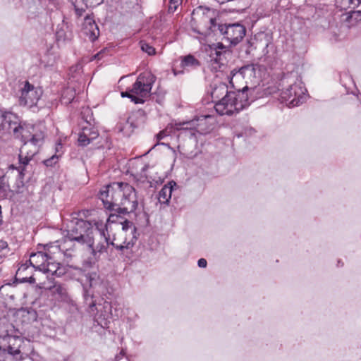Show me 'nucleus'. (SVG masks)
<instances>
[{
    "mask_svg": "<svg viewBox=\"0 0 361 361\" xmlns=\"http://www.w3.org/2000/svg\"><path fill=\"white\" fill-rule=\"evenodd\" d=\"M99 198L106 209L114 212L110 214L109 220H111L117 214L133 212L137 207L135 189L128 183H113L106 185L100 191Z\"/></svg>",
    "mask_w": 361,
    "mask_h": 361,
    "instance_id": "nucleus-1",
    "label": "nucleus"
},
{
    "mask_svg": "<svg viewBox=\"0 0 361 361\" xmlns=\"http://www.w3.org/2000/svg\"><path fill=\"white\" fill-rule=\"evenodd\" d=\"M96 228L92 231V238L86 242L92 249V254L95 256L97 253L101 254L106 251L109 245V238L106 235V225L102 221L94 223ZM135 238L133 236L131 240L127 241L125 240L122 243L118 244L114 241L110 243L116 249L123 250L132 247L135 242Z\"/></svg>",
    "mask_w": 361,
    "mask_h": 361,
    "instance_id": "nucleus-2",
    "label": "nucleus"
},
{
    "mask_svg": "<svg viewBox=\"0 0 361 361\" xmlns=\"http://www.w3.org/2000/svg\"><path fill=\"white\" fill-rule=\"evenodd\" d=\"M249 105L250 102L247 93L239 91L237 94L231 92L227 95H224L216 102L214 108L219 115L231 116L238 114Z\"/></svg>",
    "mask_w": 361,
    "mask_h": 361,
    "instance_id": "nucleus-3",
    "label": "nucleus"
},
{
    "mask_svg": "<svg viewBox=\"0 0 361 361\" xmlns=\"http://www.w3.org/2000/svg\"><path fill=\"white\" fill-rule=\"evenodd\" d=\"M244 81L246 85L241 91L245 92L250 88H254L259 82L258 66L254 64H248L239 68L231 71L230 74V83H240Z\"/></svg>",
    "mask_w": 361,
    "mask_h": 361,
    "instance_id": "nucleus-4",
    "label": "nucleus"
},
{
    "mask_svg": "<svg viewBox=\"0 0 361 361\" xmlns=\"http://www.w3.org/2000/svg\"><path fill=\"white\" fill-rule=\"evenodd\" d=\"M156 81V77L150 72H144L140 73L137 78L131 87V92L135 97L142 99V104L145 99L149 97L151 94L152 85Z\"/></svg>",
    "mask_w": 361,
    "mask_h": 361,
    "instance_id": "nucleus-5",
    "label": "nucleus"
},
{
    "mask_svg": "<svg viewBox=\"0 0 361 361\" xmlns=\"http://www.w3.org/2000/svg\"><path fill=\"white\" fill-rule=\"evenodd\" d=\"M305 89L298 83L290 85L280 94V100L289 107H294L303 103L305 100Z\"/></svg>",
    "mask_w": 361,
    "mask_h": 361,
    "instance_id": "nucleus-6",
    "label": "nucleus"
},
{
    "mask_svg": "<svg viewBox=\"0 0 361 361\" xmlns=\"http://www.w3.org/2000/svg\"><path fill=\"white\" fill-rule=\"evenodd\" d=\"M49 260L47 257L45 252H37L36 253H32L30 256V259L28 260L29 264L35 268L36 269H39L42 271L45 269L46 262ZM28 268L27 262L25 264H22L18 269L17 270L16 274L19 276L20 280L23 282H29L30 283H34L35 282V279L33 276H24V272Z\"/></svg>",
    "mask_w": 361,
    "mask_h": 361,
    "instance_id": "nucleus-7",
    "label": "nucleus"
},
{
    "mask_svg": "<svg viewBox=\"0 0 361 361\" xmlns=\"http://www.w3.org/2000/svg\"><path fill=\"white\" fill-rule=\"evenodd\" d=\"M44 142L35 143V142L27 141L23 142L18 154L19 164L18 173L22 176L25 166L32 159L34 156L39 152V147Z\"/></svg>",
    "mask_w": 361,
    "mask_h": 361,
    "instance_id": "nucleus-8",
    "label": "nucleus"
},
{
    "mask_svg": "<svg viewBox=\"0 0 361 361\" xmlns=\"http://www.w3.org/2000/svg\"><path fill=\"white\" fill-rule=\"evenodd\" d=\"M16 138H20L22 142L27 141L35 142V143L44 142L45 133L43 128L39 126L34 125H20L18 135H13Z\"/></svg>",
    "mask_w": 361,
    "mask_h": 361,
    "instance_id": "nucleus-9",
    "label": "nucleus"
},
{
    "mask_svg": "<svg viewBox=\"0 0 361 361\" xmlns=\"http://www.w3.org/2000/svg\"><path fill=\"white\" fill-rule=\"evenodd\" d=\"M221 34L233 44H238L245 35V28L239 23L218 25Z\"/></svg>",
    "mask_w": 361,
    "mask_h": 361,
    "instance_id": "nucleus-10",
    "label": "nucleus"
},
{
    "mask_svg": "<svg viewBox=\"0 0 361 361\" xmlns=\"http://www.w3.org/2000/svg\"><path fill=\"white\" fill-rule=\"evenodd\" d=\"M42 95V90L35 87L29 82H25L21 90L20 104L21 105L32 106L35 105Z\"/></svg>",
    "mask_w": 361,
    "mask_h": 361,
    "instance_id": "nucleus-11",
    "label": "nucleus"
},
{
    "mask_svg": "<svg viewBox=\"0 0 361 361\" xmlns=\"http://www.w3.org/2000/svg\"><path fill=\"white\" fill-rule=\"evenodd\" d=\"M214 11L207 8L198 7L192 13V20L199 23L200 25L205 26L212 30L216 25V20L213 17Z\"/></svg>",
    "mask_w": 361,
    "mask_h": 361,
    "instance_id": "nucleus-12",
    "label": "nucleus"
},
{
    "mask_svg": "<svg viewBox=\"0 0 361 361\" xmlns=\"http://www.w3.org/2000/svg\"><path fill=\"white\" fill-rule=\"evenodd\" d=\"M90 224L88 221L78 219L75 222V226L68 231L67 238L72 241L75 240L80 243H85L86 238H89L88 234L85 235V232L89 228Z\"/></svg>",
    "mask_w": 361,
    "mask_h": 361,
    "instance_id": "nucleus-13",
    "label": "nucleus"
},
{
    "mask_svg": "<svg viewBox=\"0 0 361 361\" xmlns=\"http://www.w3.org/2000/svg\"><path fill=\"white\" fill-rule=\"evenodd\" d=\"M20 119L15 114L6 111L1 115V130L8 134L18 135Z\"/></svg>",
    "mask_w": 361,
    "mask_h": 361,
    "instance_id": "nucleus-14",
    "label": "nucleus"
},
{
    "mask_svg": "<svg viewBox=\"0 0 361 361\" xmlns=\"http://www.w3.org/2000/svg\"><path fill=\"white\" fill-rule=\"evenodd\" d=\"M207 116H201L197 119H192L191 121L175 123L173 128L176 130H183L188 132L190 136H195L196 133L199 131L197 128L200 126L199 122L204 121Z\"/></svg>",
    "mask_w": 361,
    "mask_h": 361,
    "instance_id": "nucleus-15",
    "label": "nucleus"
},
{
    "mask_svg": "<svg viewBox=\"0 0 361 361\" xmlns=\"http://www.w3.org/2000/svg\"><path fill=\"white\" fill-rule=\"evenodd\" d=\"M67 243L66 240H64L63 243H59V241L55 243H52L46 245V252L47 257L49 260H53L54 258L61 255H71V254L68 253L69 249H68L66 246Z\"/></svg>",
    "mask_w": 361,
    "mask_h": 361,
    "instance_id": "nucleus-16",
    "label": "nucleus"
},
{
    "mask_svg": "<svg viewBox=\"0 0 361 361\" xmlns=\"http://www.w3.org/2000/svg\"><path fill=\"white\" fill-rule=\"evenodd\" d=\"M1 339L4 343V345L7 346V351L9 355L16 356L20 354V347L22 344V338L20 336L7 334L4 336H1Z\"/></svg>",
    "mask_w": 361,
    "mask_h": 361,
    "instance_id": "nucleus-17",
    "label": "nucleus"
},
{
    "mask_svg": "<svg viewBox=\"0 0 361 361\" xmlns=\"http://www.w3.org/2000/svg\"><path fill=\"white\" fill-rule=\"evenodd\" d=\"M83 32L87 36L90 41H95L99 35V30L93 18L86 16L83 23Z\"/></svg>",
    "mask_w": 361,
    "mask_h": 361,
    "instance_id": "nucleus-18",
    "label": "nucleus"
},
{
    "mask_svg": "<svg viewBox=\"0 0 361 361\" xmlns=\"http://www.w3.org/2000/svg\"><path fill=\"white\" fill-rule=\"evenodd\" d=\"M45 269H42V271L44 273H49L52 276H61L63 275L66 271V267L59 262H56L53 260H48L45 265Z\"/></svg>",
    "mask_w": 361,
    "mask_h": 361,
    "instance_id": "nucleus-19",
    "label": "nucleus"
},
{
    "mask_svg": "<svg viewBox=\"0 0 361 361\" xmlns=\"http://www.w3.org/2000/svg\"><path fill=\"white\" fill-rule=\"evenodd\" d=\"M176 186L174 181H171L168 184L164 185L159 192L158 200L161 204H167L171 197L173 187Z\"/></svg>",
    "mask_w": 361,
    "mask_h": 361,
    "instance_id": "nucleus-20",
    "label": "nucleus"
},
{
    "mask_svg": "<svg viewBox=\"0 0 361 361\" xmlns=\"http://www.w3.org/2000/svg\"><path fill=\"white\" fill-rule=\"evenodd\" d=\"M49 290L55 298L58 300H66L68 295L65 287L61 284L55 283L53 286L49 288Z\"/></svg>",
    "mask_w": 361,
    "mask_h": 361,
    "instance_id": "nucleus-21",
    "label": "nucleus"
},
{
    "mask_svg": "<svg viewBox=\"0 0 361 361\" xmlns=\"http://www.w3.org/2000/svg\"><path fill=\"white\" fill-rule=\"evenodd\" d=\"M214 46L215 47L214 49L212 50L210 56L212 60H214L216 63H218L221 60V56L226 54L228 51L222 43H218Z\"/></svg>",
    "mask_w": 361,
    "mask_h": 361,
    "instance_id": "nucleus-22",
    "label": "nucleus"
},
{
    "mask_svg": "<svg viewBox=\"0 0 361 361\" xmlns=\"http://www.w3.org/2000/svg\"><path fill=\"white\" fill-rule=\"evenodd\" d=\"M200 66V62L194 56L189 54L181 57L180 66L183 68H195Z\"/></svg>",
    "mask_w": 361,
    "mask_h": 361,
    "instance_id": "nucleus-23",
    "label": "nucleus"
},
{
    "mask_svg": "<svg viewBox=\"0 0 361 361\" xmlns=\"http://www.w3.org/2000/svg\"><path fill=\"white\" fill-rule=\"evenodd\" d=\"M74 6L75 12L78 17H81L85 12L89 4L85 0H70Z\"/></svg>",
    "mask_w": 361,
    "mask_h": 361,
    "instance_id": "nucleus-24",
    "label": "nucleus"
},
{
    "mask_svg": "<svg viewBox=\"0 0 361 361\" xmlns=\"http://www.w3.org/2000/svg\"><path fill=\"white\" fill-rule=\"evenodd\" d=\"M75 97V90L73 87H68L65 88L61 94V102L63 104H68L73 101Z\"/></svg>",
    "mask_w": 361,
    "mask_h": 361,
    "instance_id": "nucleus-25",
    "label": "nucleus"
},
{
    "mask_svg": "<svg viewBox=\"0 0 361 361\" xmlns=\"http://www.w3.org/2000/svg\"><path fill=\"white\" fill-rule=\"evenodd\" d=\"M227 94H229L227 86L224 83H221L213 89L212 97L215 99H219L221 97H223L224 95H227Z\"/></svg>",
    "mask_w": 361,
    "mask_h": 361,
    "instance_id": "nucleus-26",
    "label": "nucleus"
},
{
    "mask_svg": "<svg viewBox=\"0 0 361 361\" xmlns=\"http://www.w3.org/2000/svg\"><path fill=\"white\" fill-rule=\"evenodd\" d=\"M85 305L88 306V312L91 314H95V310H97L95 302L93 300V298L91 295L85 296Z\"/></svg>",
    "mask_w": 361,
    "mask_h": 361,
    "instance_id": "nucleus-27",
    "label": "nucleus"
},
{
    "mask_svg": "<svg viewBox=\"0 0 361 361\" xmlns=\"http://www.w3.org/2000/svg\"><path fill=\"white\" fill-rule=\"evenodd\" d=\"M122 97H128L131 99L133 102L135 104H142V99H138L139 97H135V94L131 92V88L129 90L122 92L121 93Z\"/></svg>",
    "mask_w": 361,
    "mask_h": 361,
    "instance_id": "nucleus-28",
    "label": "nucleus"
},
{
    "mask_svg": "<svg viewBox=\"0 0 361 361\" xmlns=\"http://www.w3.org/2000/svg\"><path fill=\"white\" fill-rule=\"evenodd\" d=\"M87 133L86 130L82 129V132L79 134L78 141L80 146H86L91 142L87 137Z\"/></svg>",
    "mask_w": 361,
    "mask_h": 361,
    "instance_id": "nucleus-29",
    "label": "nucleus"
},
{
    "mask_svg": "<svg viewBox=\"0 0 361 361\" xmlns=\"http://www.w3.org/2000/svg\"><path fill=\"white\" fill-rule=\"evenodd\" d=\"M183 0H170L168 11L170 13H175L178 8L181 5Z\"/></svg>",
    "mask_w": 361,
    "mask_h": 361,
    "instance_id": "nucleus-30",
    "label": "nucleus"
},
{
    "mask_svg": "<svg viewBox=\"0 0 361 361\" xmlns=\"http://www.w3.org/2000/svg\"><path fill=\"white\" fill-rule=\"evenodd\" d=\"M108 321L106 317H93V326H101L102 328L104 329L107 327Z\"/></svg>",
    "mask_w": 361,
    "mask_h": 361,
    "instance_id": "nucleus-31",
    "label": "nucleus"
},
{
    "mask_svg": "<svg viewBox=\"0 0 361 361\" xmlns=\"http://www.w3.org/2000/svg\"><path fill=\"white\" fill-rule=\"evenodd\" d=\"M140 47L144 52L147 53L149 56L154 55L156 53L155 49L146 42H141Z\"/></svg>",
    "mask_w": 361,
    "mask_h": 361,
    "instance_id": "nucleus-32",
    "label": "nucleus"
},
{
    "mask_svg": "<svg viewBox=\"0 0 361 361\" xmlns=\"http://www.w3.org/2000/svg\"><path fill=\"white\" fill-rule=\"evenodd\" d=\"M83 130L87 132V135L90 141L95 140L99 135L98 132L92 128L85 127Z\"/></svg>",
    "mask_w": 361,
    "mask_h": 361,
    "instance_id": "nucleus-33",
    "label": "nucleus"
},
{
    "mask_svg": "<svg viewBox=\"0 0 361 361\" xmlns=\"http://www.w3.org/2000/svg\"><path fill=\"white\" fill-rule=\"evenodd\" d=\"M57 159H58V156L53 155L49 159H45L44 161V164L47 166H52L54 164H55L57 161Z\"/></svg>",
    "mask_w": 361,
    "mask_h": 361,
    "instance_id": "nucleus-34",
    "label": "nucleus"
},
{
    "mask_svg": "<svg viewBox=\"0 0 361 361\" xmlns=\"http://www.w3.org/2000/svg\"><path fill=\"white\" fill-rule=\"evenodd\" d=\"M87 2V4H89L90 6H95L101 4L103 2V0H85Z\"/></svg>",
    "mask_w": 361,
    "mask_h": 361,
    "instance_id": "nucleus-35",
    "label": "nucleus"
},
{
    "mask_svg": "<svg viewBox=\"0 0 361 361\" xmlns=\"http://www.w3.org/2000/svg\"><path fill=\"white\" fill-rule=\"evenodd\" d=\"M106 49H104L102 50H101L99 52H98L97 54H94L93 56H92V59H101L103 56V54L106 51Z\"/></svg>",
    "mask_w": 361,
    "mask_h": 361,
    "instance_id": "nucleus-36",
    "label": "nucleus"
},
{
    "mask_svg": "<svg viewBox=\"0 0 361 361\" xmlns=\"http://www.w3.org/2000/svg\"><path fill=\"white\" fill-rule=\"evenodd\" d=\"M122 224H123V234L124 235H126L127 229L128 228L129 226H130L132 225V224L130 221L126 220Z\"/></svg>",
    "mask_w": 361,
    "mask_h": 361,
    "instance_id": "nucleus-37",
    "label": "nucleus"
},
{
    "mask_svg": "<svg viewBox=\"0 0 361 361\" xmlns=\"http://www.w3.org/2000/svg\"><path fill=\"white\" fill-rule=\"evenodd\" d=\"M197 264L200 267L204 268L207 267V262L205 259L201 258L198 260Z\"/></svg>",
    "mask_w": 361,
    "mask_h": 361,
    "instance_id": "nucleus-38",
    "label": "nucleus"
},
{
    "mask_svg": "<svg viewBox=\"0 0 361 361\" xmlns=\"http://www.w3.org/2000/svg\"><path fill=\"white\" fill-rule=\"evenodd\" d=\"M352 6H357V5L356 0L349 1V8H350Z\"/></svg>",
    "mask_w": 361,
    "mask_h": 361,
    "instance_id": "nucleus-39",
    "label": "nucleus"
},
{
    "mask_svg": "<svg viewBox=\"0 0 361 361\" xmlns=\"http://www.w3.org/2000/svg\"><path fill=\"white\" fill-rule=\"evenodd\" d=\"M123 356V350H122L121 351V353H120V355H117L116 356L115 359H116V360H118L121 359V357H122Z\"/></svg>",
    "mask_w": 361,
    "mask_h": 361,
    "instance_id": "nucleus-40",
    "label": "nucleus"
},
{
    "mask_svg": "<svg viewBox=\"0 0 361 361\" xmlns=\"http://www.w3.org/2000/svg\"><path fill=\"white\" fill-rule=\"evenodd\" d=\"M164 136H165V133H164V132H160V133L157 135V137H158V139H159V140L162 139Z\"/></svg>",
    "mask_w": 361,
    "mask_h": 361,
    "instance_id": "nucleus-41",
    "label": "nucleus"
},
{
    "mask_svg": "<svg viewBox=\"0 0 361 361\" xmlns=\"http://www.w3.org/2000/svg\"><path fill=\"white\" fill-rule=\"evenodd\" d=\"M8 244L6 242L1 241V250H4L5 248H7Z\"/></svg>",
    "mask_w": 361,
    "mask_h": 361,
    "instance_id": "nucleus-42",
    "label": "nucleus"
},
{
    "mask_svg": "<svg viewBox=\"0 0 361 361\" xmlns=\"http://www.w3.org/2000/svg\"><path fill=\"white\" fill-rule=\"evenodd\" d=\"M61 148H62L61 144L60 142L57 143L56 147V152H58L59 151V149Z\"/></svg>",
    "mask_w": 361,
    "mask_h": 361,
    "instance_id": "nucleus-43",
    "label": "nucleus"
},
{
    "mask_svg": "<svg viewBox=\"0 0 361 361\" xmlns=\"http://www.w3.org/2000/svg\"><path fill=\"white\" fill-rule=\"evenodd\" d=\"M4 176H1V189L4 188V183H3L4 181Z\"/></svg>",
    "mask_w": 361,
    "mask_h": 361,
    "instance_id": "nucleus-44",
    "label": "nucleus"
},
{
    "mask_svg": "<svg viewBox=\"0 0 361 361\" xmlns=\"http://www.w3.org/2000/svg\"><path fill=\"white\" fill-rule=\"evenodd\" d=\"M147 168H148V165H145V166L143 167L142 171H144L147 170Z\"/></svg>",
    "mask_w": 361,
    "mask_h": 361,
    "instance_id": "nucleus-45",
    "label": "nucleus"
},
{
    "mask_svg": "<svg viewBox=\"0 0 361 361\" xmlns=\"http://www.w3.org/2000/svg\"><path fill=\"white\" fill-rule=\"evenodd\" d=\"M356 2L357 5H359L360 4H361V0H356Z\"/></svg>",
    "mask_w": 361,
    "mask_h": 361,
    "instance_id": "nucleus-46",
    "label": "nucleus"
},
{
    "mask_svg": "<svg viewBox=\"0 0 361 361\" xmlns=\"http://www.w3.org/2000/svg\"><path fill=\"white\" fill-rule=\"evenodd\" d=\"M10 167L12 168V169H14L13 165H11Z\"/></svg>",
    "mask_w": 361,
    "mask_h": 361,
    "instance_id": "nucleus-47",
    "label": "nucleus"
}]
</instances>
